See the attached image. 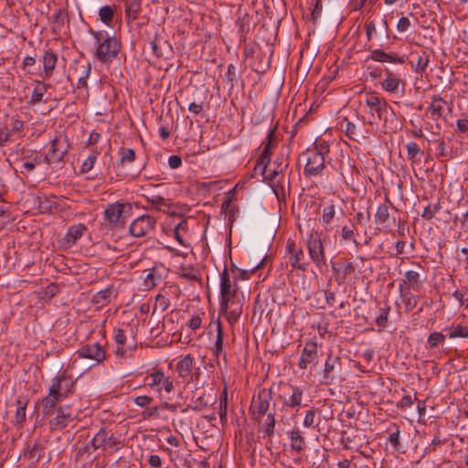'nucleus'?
<instances>
[{"mask_svg": "<svg viewBox=\"0 0 468 468\" xmlns=\"http://www.w3.org/2000/svg\"><path fill=\"white\" fill-rule=\"evenodd\" d=\"M441 208V201L437 200L435 203H430L427 207H425L421 217L426 220H431L434 218L436 213H438Z\"/></svg>", "mask_w": 468, "mask_h": 468, "instance_id": "nucleus-40", "label": "nucleus"}, {"mask_svg": "<svg viewBox=\"0 0 468 468\" xmlns=\"http://www.w3.org/2000/svg\"><path fill=\"white\" fill-rule=\"evenodd\" d=\"M290 261L293 270L305 271L309 265V262L305 260V256L302 249L295 250V253L291 256Z\"/></svg>", "mask_w": 468, "mask_h": 468, "instance_id": "nucleus-27", "label": "nucleus"}, {"mask_svg": "<svg viewBox=\"0 0 468 468\" xmlns=\"http://www.w3.org/2000/svg\"><path fill=\"white\" fill-rule=\"evenodd\" d=\"M94 37L97 44V50L95 58L102 62H112V59L118 55L121 49V45L114 36H110L107 31H90Z\"/></svg>", "mask_w": 468, "mask_h": 468, "instance_id": "nucleus-1", "label": "nucleus"}, {"mask_svg": "<svg viewBox=\"0 0 468 468\" xmlns=\"http://www.w3.org/2000/svg\"><path fill=\"white\" fill-rule=\"evenodd\" d=\"M175 389L174 381L170 377L165 376L160 386L155 390L159 394L161 400L171 399L170 394Z\"/></svg>", "mask_w": 468, "mask_h": 468, "instance_id": "nucleus-25", "label": "nucleus"}, {"mask_svg": "<svg viewBox=\"0 0 468 468\" xmlns=\"http://www.w3.org/2000/svg\"><path fill=\"white\" fill-rule=\"evenodd\" d=\"M366 105L370 109L371 112H375L379 120L387 121L388 112H392V108L385 100H381L379 97L375 95H369L366 99Z\"/></svg>", "mask_w": 468, "mask_h": 468, "instance_id": "nucleus-13", "label": "nucleus"}, {"mask_svg": "<svg viewBox=\"0 0 468 468\" xmlns=\"http://www.w3.org/2000/svg\"><path fill=\"white\" fill-rule=\"evenodd\" d=\"M133 213V206L129 202H115L109 204L103 212V218L110 229L123 227Z\"/></svg>", "mask_w": 468, "mask_h": 468, "instance_id": "nucleus-2", "label": "nucleus"}, {"mask_svg": "<svg viewBox=\"0 0 468 468\" xmlns=\"http://www.w3.org/2000/svg\"><path fill=\"white\" fill-rule=\"evenodd\" d=\"M86 230L87 227L82 223L70 226L63 239L65 245L67 247H72L75 245Z\"/></svg>", "mask_w": 468, "mask_h": 468, "instance_id": "nucleus-19", "label": "nucleus"}, {"mask_svg": "<svg viewBox=\"0 0 468 468\" xmlns=\"http://www.w3.org/2000/svg\"><path fill=\"white\" fill-rule=\"evenodd\" d=\"M76 415L71 406L69 405H59L55 415L52 417H47L48 419V424L52 431H59L66 428L75 419Z\"/></svg>", "mask_w": 468, "mask_h": 468, "instance_id": "nucleus-4", "label": "nucleus"}, {"mask_svg": "<svg viewBox=\"0 0 468 468\" xmlns=\"http://www.w3.org/2000/svg\"><path fill=\"white\" fill-rule=\"evenodd\" d=\"M238 293L237 283L234 282L232 285L230 282L229 275L227 269L225 268L221 273L220 278V309H228L229 303L233 304L234 299Z\"/></svg>", "mask_w": 468, "mask_h": 468, "instance_id": "nucleus-5", "label": "nucleus"}, {"mask_svg": "<svg viewBox=\"0 0 468 468\" xmlns=\"http://www.w3.org/2000/svg\"><path fill=\"white\" fill-rule=\"evenodd\" d=\"M225 79L227 80V83L229 85V88L233 89L234 85L237 83L238 80L236 67L233 64H229L228 66L227 71L225 73Z\"/></svg>", "mask_w": 468, "mask_h": 468, "instance_id": "nucleus-49", "label": "nucleus"}, {"mask_svg": "<svg viewBox=\"0 0 468 468\" xmlns=\"http://www.w3.org/2000/svg\"><path fill=\"white\" fill-rule=\"evenodd\" d=\"M445 331H449L450 338H468V326H463L462 324L451 325L444 329Z\"/></svg>", "mask_w": 468, "mask_h": 468, "instance_id": "nucleus-33", "label": "nucleus"}, {"mask_svg": "<svg viewBox=\"0 0 468 468\" xmlns=\"http://www.w3.org/2000/svg\"><path fill=\"white\" fill-rule=\"evenodd\" d=\"M34 82L36 83V87L34 88L29 100V103L31 105H36L44 101L43 97L45 93L51 88V84L44 82L42 79L36 80Z\"/></svg>", "mask_w": 468, "mask_h": 468, "instance_id": "nucleus-22", "label": "nucleus"}, {"mask_svg": "<svg viewBox=\"0 0 468 468\" xmlns=\"http://www.w3.org/2000/svg\"><path fill=\"white\" fill-rule=\"evenodd\" d=\"M335 215V207L334 204H331L323 209L322 222L325 225H328L332 222L333 218Z\"/></svg>", "mask_w": 468, "mask_h": 468, "instance_id": "nucleus-53", "label": "nucleus"}, {"mask_svg": "<svg viewBox=\"0 0 468 468\" xmlns=\"http://www.w3.org/2000/svg\"><path fill=\"white\" fill-rule=\"evenodd\" d=\"M155 224L156 220L154 217L142 215L130 224L129 231L135 238H143L154 229Z\"/></svg>", "mask_w": 468, "mask_h": 468, "instance_id": "nucleus-8", "label": "nucleus"}, {"mask_svg": "<svg viewBox=\"0 0 468 468\" xmlns=\"http://www.w3.org/2000/svg\"><path fill=\"white\" fill-rule=\"evenodd\" d=\"M299 159H303L305 162L304 175L306 176L320 174L325 166L324 156L315 154L314 151H310V148L300 154Z\"/></svg>", "mask_w": 468, "mask_h": 468, "instance_id": "nucleus-6", "label": "nucleus"}, {"mask_svg": "<svg viewBox=\"0 0 468 468\" xmlns=\"http://www.w3.org/2000/svg\"><path fill=\"white\" fill-rule=\"evenodd\" d=\"M257 170H260L261 172V175L263 176L264 179L271 181L273 180L280 173L277 172L271 165V162L269 164H266V169L263 170V165H261Z\"/></svg>", "mask_w": 468, "mask_h": 468, "instance_id": "nucleus-55", "label": "nucleus"}, {"mask_svg": "<svg viewBox=\"0 0 468 468\" xmlns=\"http://www.w3.org/2000/svg\"><path fill=\"white\" fill-rule=\"evenodd\" d=\"M275 413H268L267 419L264 423V433L268 437H271L274 433V427H275Z\"/></svg>", "mask_w": 468, "mask_h": 468, "instance_id": "nucleus-52", "label": "nucleus"}, {"mask_svg": "<svg viewBox=\"0 0 468 468\" xmlns=\"http://www.w3.org/2000/svg\"><path fill=\"white\" fill-rule=\"evenodd\" d=\"M399 291L401 293L403 303H405L406 311H412L416 307L419 298L410 292H403L401 284L399 285Z\"/></svg>", "mask_w": 468, "mask_h": 468, "instance_id": "nucleus-35", "label": "nucleus"}, {"mask_svg": "<svg viewBox=\"0 0 468 468\" xmlns=\"http://www.w3.org/2000/svg\"><path fill=\"white\" fill-rule=\"evenodd\" d=\"M272 167L277 170L278 173H282L283 170L288 167L287 158L283 154L277 156L272 164Z\"/></svg>", "mask_w": 468, "mask_h": 468, "instance_id": "nucleus-58", "label": "nucleus"}, {"mask_svg": "<svg viewBox=\"0 0 468 468\" xmlns=\"http://www.w3.org/2000/svg\"><path fill=\"white\" fill-rule=\"evenodd\" d=\"M24 129V122L20 120H13L8 127L10 135L12 136L16 132H21Z\"/></svg>", "mask_w": 468, "mask_h": 468, "instance_id": "nucleus-63", "label": "nucleus"}, {"mask_svg": "<svg viewBox=\"0 0 468 468\" xmlns=\"http://www.w3.org/2000/svg\"><path fill=\"white\" fill-rule=\"evenodd\" d=\"M386 79L382 82V87L388 92H396L400 83V79L396 74L386 69Z\"/></svg>", "mask_w": 468, "mask_h": 468, "instance_id": "nucleus-28", "label": "nucleus"}, {"mask_svg": "<svg viewBox=\"0 0 468 468\" xmlns=\"http://www.w3.org/2000/svg\"><path fill=\"white\" fill-rule=\"evenodd\" d=\"M114 339L116 344L118 345L116 353L119 355H123L125 353V350L123 349V346L126 341V336L124 335V332L122 329H115L114 330Z\"/></svg>", "mask_w": 468, "mask_h": 468, "instance_id": "nucleus-46", "label": "nucleus"}, {"mask_svg": "<svg viewBox=\"0 0 468 468\" xmlns=\"http://www.w3.org/2000/svg\"><path fill=\"white\" fill-rule=\"evenodd\" d=\"M51 381H52V384L48 390L50 395L51 396L55 395L57 397H59V398H61L62 400L65 399L66 396H65V394H63L62 383H60L61 378H58V376H56L55 378H52Z\"/></svg>", "mask_w": 468, "mask_h": 468, "instance_id": "nucleus-41", "label": "nucleus"}, {"mask_svg": "<svg viewBox=\"0 0 468 468\" xmlns=\"http://www.w3.org/2000/svg\"><path fill=\"white\" fill-rule=\"evenodd\" d=\"M414 400H417L416 397L412 398L410 395H405L398 402V407L402 410H406L408 408L412 406Z\"/></svg>", "mask_w": 468, "mask_h": 468, "instance_id": "nucleus-59", "label": "nucleus"}, {"mask_svg": "<svg viewBox=\"0 0 468 468\" xmlns=\"http://www.w3.org/2000/svg\"><path fill=\"white\" fill-rule=\"evenodd\" d=\"M227 407H228V392H227V388H225L221 394V397H220L219 410H218L220 421L222 423L227 421Z\"/></svg>", "mask_w": 468, "mask_h": 468, "instance_id": "nucleus-44", "label": "nucleus"}, {"mask_svg": "<svg viewBox=\"0 0 468 468\" xmlns=\"http://www.w3.org/2000/svg\"><path fill=\"white\" fill-rule=\"evenodd\" d=\"M43 69L38 76L43 80H49L54 73L58 63V56L51 49L45 50L42 56Z\"/></svg>", "mask_w": 468, "mask_h": 468, "instance_id": "nucleus-15", "label": "nucleus"}, {"mask_svg": "<svg viewBox=\"0 0 468 468\" xmlns=\"http://www.w3.org/2000/svg\"><path fill=\"white\" fill-rule=\"evenodd\" d=\"M77 354L80 357L94 360L96 364L107 357L105 349L99 343L85 345L77 351Z\"/></svg>", "mask_w": 468, "mask_h": 468, "instance_id": "nucleus-12", "label": "nucleus"}, {"mask_svg": "<svg viewBox=\"0 0 468 468\" xmlns=\"http://www.w3.org/2000/svg\"><path fill=\"white\" fill-rule=\"evenodd\" d=\"M223 338H224V333L222 324L219 321L217 322V339L215 343V350L214 353L217 356L219 355H222L223 357H226V353L223 351Z\"/></svg>", "mask_w": 468, "mask_h": 468, "instance_id": "nucleus-32", "label": "nucleus"}, {"mask_svg": "<svg viewBox=\"0 0 468 468\" xmlns=\"http://www.w3.org/2000/svg\"><path fill=\"white\" fill-rule=\"evenodd\" d=\"M112 294V290L111 287H108L106 289L97 292L92 296L91 302L94 304L104 305L105 303H107L109 302V299L111 298Z\"/></svg>", "mask_w": 468, "mask_h": 468, "instance_id": "nucleus-34", "label": "nucleus"}, {"mask_svg": "<svg viewBox=\"0 0 468 468\" xmlns=\"http://www.w3.org/2000/svg\"><path fill=\"white\" fill-rule=\"evenodd\" d=\"M119 439L111 431L101 429L90 441L94 450L101 449L102 451L110 450L120 444Z\"/></svg>", "mask_w": 468, "mask_h": 468, "instance_id": "nucleus-10", "label": "nucleus"}, {"mask_svg": "<svg viewBox=\"0 0 468 468\" xmlns=\"http://www.w3.org/2000/svg\"><path fill=\"white\" fill-rule=\"evenodd\" d=\"M307 247L309 256L317 267H322L326 264L324 250L318 232H313L309 235L307 239Z\"/></svg>", "mask_w": 468, "mask_h": 468, "instance_id": "nucleus-7", "label": "nucleus"}, {"mask_svg": "<svg viewBox=\"0 0 468 468\" xmlns=\"http://www.w3.org/2000/svg\"><path fill=\"white\" fill-rule=\"evenodd\" d=\"M16 410L15 415V423L16 424H21L26 420V408L27 405V400L17 399H16Z\"/></svg>", "mask_w": 468, "mask_h": 468, "instance_id": "nucleus-36", "label": "nucleus"}, {"mask_svg": "<svg viewBox=\"0 0 468 468\" xmlns=\"http://www.w3.org/2000/svg\"><path fill=\"white\" fill-rule=\"evenodd\" d=\"M370 211L367 209L366 211H359L356 213V218L358 224L365 225L370 220Z\"/></svg>", "mask_w": 468, "mask_h": 468, "instance_id": "nucleus-62", "label": "nucleus"}, {"mask_svg": "<svg viewBox=\"0 0 468 468\" xmlns=\"http://www.w3.org/2000/svg\"><path fill=\"white\" fill-rule=\"evenodd\" d=\"M99 152L93 151L81 164L80 173L85 174L90 172L96 163Z\"/></svg>", "mask_w": 468, "mask_h": 468, "instance_id": "nucleus-43", "label": "nucleus"}, {"mask_svg": "<svg viewBox=\"0 0 468 468\" xmlns=\"http://www.w3.org/2000/svg\"><path fill=\"white\" fill-rule=\"evenodd\" d=\"M394 427L395 431H392L389 434L388 441L397 452L404 453L406 452V449L401 445L399 441V429L397 425H395Z\"/></svg>", "mask_w": 468, "mask_h": 468, "instance_id": "nucleus-42", "label": "nucleus"}, {"mask_svg": "<svg viewBox=\"0 0 468 468\" xmlns=\"http://www.w3.org/2000/svg\"><path fill=\"white\" fill-rule=\"evenodd\" d=\"M42 451L43 447L37 442H35L33 445L27 446L25 455L28 460L38 462L41 457Z\"/></svg>", "mask_w": 468, "mask_h": 468, "instance_id": "nucleus-38", "label": "nucleus"}, {"mask_svg": "<svg viewBox=\"0 0 468 468\" xmlns=\"http://www.w3.org/2000/svg\"><path fill=\"white\" fill-rule=\"evenodd\" d=\"M445 341V335L440 332L431 333L427 339L426 347L429 349L436 348L440 344Z\"/></svg>", "mask_w": 468, "mask_h": 468, "instance_id": "nucleus-39", "label": "nucleus"}, {"mask_svg": "<svg viewBox=\"0 0 468 468\" xmlns=\"http://www.w3.org/2000/svg\"><path fill=\"white\" fill-rule=\"evenodd\" d=\"M318 363L317 344L314 341H309L305 344L298 366L301 369H306L310 365H316Z\"/></svg>", "mask_w": 468, "mask_h": 468, "instance_id": "nucleus-14", "label": "nucleus"}, {"mask_svg": "<svg viewBox=\"0 0 468 468\" xmlns=\"http://www.w3.org/2000/svg\"><path fill=\"white\" fill-rule=\"evenodd\" d=\"M310 151H314L315 154H319L325 157L326 154H329L330 145L324 140H316L314 143V147L310 149Z\"/></svg>", "mask_w": 468, "mask_h": 468, "instance_id": "nucleus-48", "label": "nucleus"}, {"mask_svg": "<svg viewBox=\"0 0 468 468\" xmlns=\"http://www.w3.org/2000/svg\"><path fill=\"white\" fill-rule=\"evenodd\" d=\"M146 198L148 203L155 206L159 210H161L162 206L166 205L165 198L159 195H152L151 197H146Z\"/></svg>", "mask_w": 468, "mask_h": 468, "instance_id": "nucleus-60", "label": "nucleus"}, {"mask_svg": "<svg viewBox=\"0 0 468 468\" xmlns=\"http://www.w3.org/2000/svg\"><path fill=\"white\" fill-rule=\"evenodd\" d=\"M62 401L61 398L55 395L51 396L50 393L38 401L41 408V414L43 418L52 417L55 415V410L58 408V404Z\"/></svg>", "mask_w": 468, "mask_h": 468, "instance_id": "nucleus-16", "label": "nucleus"}, {"mask_svg": "<svg viewBox=\"0 0 468 468\" xmlns=\"http://www.w3.org/2000/svg\"><path fill=\"white\" fill-rule=\"evenodd\" d=\"M115 9V5H103L101 7L99 10L100 20L106 26H111L114 17Z\"/></svg>", "mask_w": 468, "mask_h": 468, "instance_id": "nucleus-30", "label": "nucleus"}, {"mask_svg": "<svg viewBox=\"0 0 468 468\" xmlns=\"http://www.w3.org/2000/svg\"><path fill=\"white\" fill-rule=\"evenodd\" d=\"M237 24L239 25V40L241 42L246 41L247 34L250 31V26L248 23H245L244 20L238 19Z\"/></svg>", "mask_w": 468, "mask_h": 468, "instance_id": "nucleus-61", "label": "nucleus"}, {"mask_svg": "<svg viewBox=\"0 0 468 468\" xmlns=\"http://www.w3.org/2000/svg\"><path fill=\"white\" fill-rule=\"evenodd\" d=\"M355 271L356 268L352 262L346 263L342 270V275L339 274L337 277H335V281L337 282L338 284L343 283L346 281V277L354 273Z\"/></svg>", "mask_w": 468, "mask_h": 468, "instance_id": "nucleus-51", "label": "nucleus"}, {"mask_svg": "<svg viewBox=\"0 0 468 468\" xmlns=\"http://www.w3.org/2000/svg\"><path fill=\"white\" fill-rule=\"evenodd\" d=\"M165 376L162 369L155 370L145 378V383L150 388L156 390Z\"/></svg>", "mask_w": 468, "mask_h": 468, "instance_id": "nucleus-31", "label": "nucleus"}, {"mask_svg": "<svg viewBox=\"0 0 468 468\" xmlns=\"http://www.w3.org/2000/svg\"><path fill=\"white\" fill-rule=\"evenodd\" d=\"M378 62H391L396 64H404L406 62V56H398L395 53H386L382 49H374L371 51L370 56L367 58Z\"/></svg>", "mask_w": 468, "mask_h": 468, "instance_id": "nucleus-18", "label": "nucleus"}, {"mask_svg": "<svg viewBox=\"0 0 468 468\" xmlns=\"http://www.w3.org/2000/svg\"><path fill=\"white\" fill-rule=\"evenodd\" d=\"M291 448L301 452L305 448V439L299 429H293L289 432Z\"/></svg>", "mask_w": 468, "mask_h": 468, "instance_id": "nucleus-26", "label": "nucleus"}, {"mask_svg": "<svg viewBox=\"0 0 468 468\" xmlns=\"http://www.w3.org/2000/svg\"><path fill=\"white\" fill-rule=\"evenodd\" d=\"M341 129L345 131L346 134L351 140H356V127L354 123L349 122L346 118H345L341 122Z\"/></svg>", "mask_w": 468, "mask_h": 468, "instance_id": "nucleus-47", "label": "nucleus"}, {"mask_svg": "<svg viewBox=\"0 0 468 468\" xmlns=\"http://www.w3.org/2000/svg\"><path fill=\"white\" fill-rule=\"evenodd\" d=\"M120 164L132 163L135 160V152L132 148L121 147L119 150Z\"/></svg>", "mask_w": 468, "mask_h": 468, "instance_id": "nucleus-45", "label": "nucleus"}, {"mask_svg": "<svg viewBox=\"0 0 468 468\" xmlns=\"http://www.w3.org/2000/svg\"><path fill=\"white\" fill-rule=\"evenodd\" d=\"M282 393L279 398L282 400L283 406L291 409L299 407L303 399V389L297 386L284 384L281 387Z\"/></svg>", "mask_w": 468, "mask_h": 468, "instance_id": "nucleus-9", "label": "nucleus"}, {"mask_svg": "<svg viewBox=\"0 0 468 468\" xmlns=\"http://www.w3.org/2000/svg\"><path fill=\"white\" fill-rule=\"evenodd\" d=\"M374 219L375 223L379 225L385 231L391 230V226L395 223V218H390L388 207L386 204H381L378 207Z\"/></svg>", "mask_w": 468, "mask_h": 468, "instance_id": "nucleus-17", "label": "nucleus"}, {"mask_svg": "<svg viewBox=\"0 0 468 468\" xmlns=\"http://www.w3.org/2000/svg\"><path fill=\"white\" fill-rule=\"evenodd\" d=\"M430 64V55L427 51L422 50L420 54H418L416 63L411 62V69L413 71L422 77L427 70Z\"/></svg>", "mask_w": 468, "mask_h": 468, "instance_id": "nucleus-24", "label": "nucleus"}, {"mask_svg": "<svg viewBox=\"0 0 468 468\" xmlns=\"http://www.w3.org/2000/svg\"><path fill=\"white\" fill-rule=\"evenodd\" d=\"M56 144H57V140H53L52 141V144H51V147L48 151V154L47 155V160L48 162H58V161H61L62 158H63V154L64 153H60V154H58L57 153V148H56Z\"/></svg>", "mask_w": 468, "mask_h": 468, "instance_id": "nucleus-56", "label": "nucleus"}, {"mask_svg": "<svg viewBox=\"0 0 468 468\" xmlns=\"http://www.w3.org/2000/svg\"><path fill=\"white\" fill-rule=\"evenodd\" d=\"M152 400L153 399L149 396H138L133 399L134 403L142 408L147 407Z\"/></svg>", "mask_w": 468, "mask_h": 468, "instance_id": "nucleus-64", "label": "nucleus"}, {"mask_svg": "<svg viewBox=\"0 0 468 468\" xmlns=\"http://www.w3.org/2000/svg\"><path fill=\"white\" fill-rule=\"evenodd\" d=\"M390 311L388 305L383 307L379 311V314L376 317V323L380 327H386L388 324V317Z\"/></svg>", "mask_w": 468, "mask_h": 468, "instance_id": "nucleus-54", "label": "nucleus"}, {"mask_svg": "<svg viewBox=\"0 0 468 468\" xmlns=\"http://www.w3.org/2000/svg\"><path fill=\"white\" fill-rule=\"evenodd\" d=\"M341 362L340 358L338 356H333L332 355H329L327 359L324 363V383L328 384L331 383L335 378V376L334 375V371L336 367H340Z\"/></svg>", "mask_w": 468, "mask_h": 468, "instance_id": "nucleus-21", "label": "nucleus"}, {"mask_svg": "<svg viewBox=\"0 0 468 468\" xmlns=\"http://www.w3.org/2000/svg\"><path fill=\"white\" fill-rule=\"evenodd\" d=\"M272 400V388H260L252 398L250 410L252 419L260 421L261 416L268 413L271 401Z\"/></svg>", "mask_w": 468, "mask_h": 468, "instance_id": "nucleus-3", "label": "nucleus"}, {"mask_svg": "<svg viewBox=\"0 0 468 468\" xmlns=\"http://www.w3.org/2000/svg\"><path fill=\"white\" fill-rule=\"evenodd\" d=\"M170 306V301L168 298H166L163 294H157L155 297V304L154 306L153 314L157 310L160 309V311L163 313L166 311Z\"/></svg>", "mask_w": 468, "mask_h": 468, "instance_id": "nucleus-50", "label": "nucleus"}, {"mask_svg": "<svg viewBox=\"0 0 468 468\" xmlns=\"http://www.w3.org/2000/svg\"><path fill=\"white\" fill-rule=\"evenodd\" d=\"M276 129L277 126L271 128L268 132L265 141L262 142L263 150L256 162L254 170L257 171V169L260 168L261 165H263V170H265L266 164H269L271 162V150L277 144V139L274 136Z\"/></svg>", "mask_w": 468, "mask_h": 468, "instance_id": "nucleus-11", "label": "nucleus"}, {"mask_svg": "<svg viewBox=\"0 0 468 468\" xmlns=\"http://www.w3.org/2000/svg\"><path fill=\"white\" fill-rule=\"evenodd\" d=\"M58 378H61L60 383H62V391L67 398L70 393H72L74 383L70 378H67L65 374L58 375Z\"/></svg>", "mask_w": 468, "mask_h": 468, "instance_id": "nucleus-57", "label": "nucleus"}, {"mask_svg": "<svg viewBox=\"0 0 468 468\" xmlns=\"http://www.w3.org/2000/svg\"><path fill=\"white\" fill-rule=\"evenodd\" d=\"M194 366V357L186 355L181 358L176 364V371L182 378L192 380V370Z\"/></svg>", "mask_w": 468, "mask_h": 468, "instance_id": "nucleus-20", "label": "nucleus"}, {"mask_svg": "<svg viewBox=\"0 0 468 468\" xmlns=\"http://www.w3.org/2000/svg\"><path fill=\"white\" fill-rule=\"evenodd\" d=\"M407 150L408 159L411 161V163H416L420 158L418 155L422 154L423 152L420 150L419 145L415 142H410L405 145Z\"/></svg>", "mask_w": 468, "mask_h": 468, "instance_id": "nucleus-37", "label": "nucleus"}, {"mask_svg": "<svg viewBox=\"0 0 468 468\" xmlns=\"http://www.w3.org/2000/svg\"><path fill=\"white\" fill-rule=\"evenodd\" d=\"M403 283L409 288L418 291L420 287V273L416 271H408L404 274Z\"/></svg>", "mask_w": 468, "mask_h": 468, "instance_id": "nucleus-29", "label": "nucleus"}, {"mask_svg": "<svg viewBox=\"0 0 468 468\" xmlns=\"http://www.w3.org/2000/svg\"><path fill=\"white\" fill-rule=\"evenodd\" d=\"M124 3L125 18L127 23L138 18L141 12V0H122Z\"/></svg>", "mask_w": 468, "mask_h": 468, "instance_id": "nucleus-23", "label": "nucleus"}]
</instances>
